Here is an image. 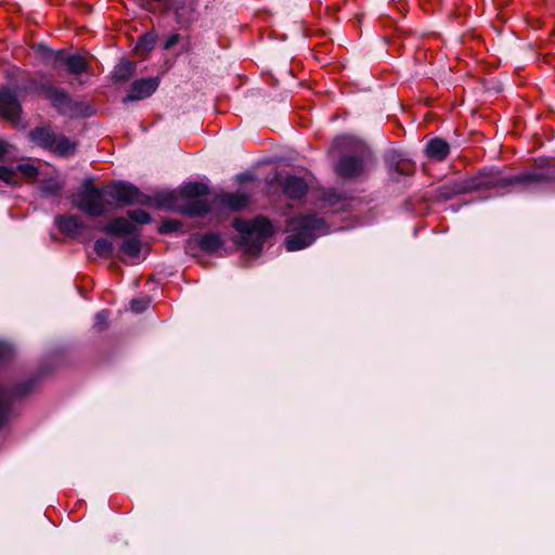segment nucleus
<instances>
[{
  "label": "nucleus",
  "instance_id": "f257e3e1",
  "mask_svg": "<svg viewBox=\"0 0 555 555\" xmlns=\"http://www.w3.org/2000/svg\"><path fill=\"white\" fill-rule=\"evenodd\" d=\"M287 227L292 232L285 240L288 251L302 249L311 245L318 235L326 233L324 219L314 215L298 216Z\"/></svg>",
  "mask_w": 555,
  "mask_h": 555
},
{
  "label": "nucleus",
  "instance_id": "f03ea898",
  "mask_svg": "<svg viewBox=\"0 0 555 555\" xmlns=\"http://www.w3.org/2000/svg\"><path fill=\"white\" fill-rule=\"evenodd\" d=\"M74 204L78 209L92 217H100L114 208L109 191L95 188L90 179L82 182Z\"/></svg>",
  "mask_w": 555,
  "mask_h": 555
},
{
  "label": "nucleus",
  "instance_id": "7ed1b4c3",
  "mask_svg": "<svg viewBox=\"0 0 555 555\" xmlns=\"http://www.w3.org/2000/svg\"><path fill=\"white\" fill-rule=\"evenodd\" d=\"M234 228L241 233V244L253 255L259 254L264 240L273 234L270 221L263 217L253 221L235 220Z\"/></svg>",
  "mask_w": 555,
  "mask_h": 555
},
{
  "label": "nucleus",
  "instance_id": "20e7f679",
  "mask_svg": "<svg viewBox=\"0 0 555 555\" xmlns=\"http://www.w3.org/2000/svg\"><path fill=\"white\" fill-rule=\"evenodd\" d=\"M209 193L205 183L190 182L180 189V196L192 199L183 208L182 212L190 217L203 216L210 210V204L207 198H202Z\"/></svg>",
  "mask_w": 555,
  "mask_h": 555
},
{
  "label": "nucleus",
  "instance_id": "39448f33",
  "mask_svg": "<svg viewBox=\"0 0 555 555\" xmlns=\"http://www.w3.org/2000/svg\"><path fill=\"white\" fill-rule=\"evenodd\" d=\"M46 98L51 102L60 114L70 117L88 116V107L81 103L74 102L69 94L60 88L52 86L43 87Z\"/></svg>",
  "mask_w": 555,
  "mask_h": 555
},
{
  "label": "nucleus",
  "instance_id": "423d86ee",
  "mask_svg": "<svg viewBox=\"0 0 555 555\" xmlns=\"http://www.w3.org/2000/svg\"><path fill=\"white\" fill-rule=\"evenodd\" d=\"M43 55L47 61L53 63L54 67L65 65L72 75H79L86 72L87 61L78 54H67L63 50L53 51L44 48Z\"/></svg>",
  "mask_w": 555,
  "mask_h": 555
},
{
  "label": "nucleus",
  "instance_id": "0eeeda50",
  "mask_svg": "<svg viewBox=\"0 0 555 555\" xmlns=\"http://www.w3.org/2000/svg\"><path fill=\"white\" fill-rule=\"evenodd\" d=\"M108 191L111 201L116 199L124 205H146L151 201L149 196L130 183H116Z\"/></svg>",
  "mask_w": 555,
  "mask_h": 555
},
{
  "label": "nucleus",
  "instance_id": "6e6552de",
  "mask_svg": "<svg viewBox=\"0 0 555 555\" xmlns=\"http://www.w3.org/2000/svg\"><path fill=\"white\" fill-rule=\"evenodd\" d=\"M544 181L555 182V173L524 172L513 177L495 178L489 182L479 183L478 186L485 185L487 188H504L513 183H533Z\"/></svg>",
  "mask_w": 555,
  "mask_h": 555
},
{
  "label": "nucleus",
  "instance_id": "1a4fd4ad",
  "mask_svg": "<svg viewBox=\"0 0 555 555\" xmlns=\"http://www.w3.org/2000/svg\"><path fill=\"white\" fill-rule=\"evenodd\" d=\"M158 86L159 79L156 77L138 79L131 85L129 93L124 98L122 102L128 103L147 99L157 90Z\"/></svg>",
  "mask_w": 555,
  "mask_h": 555
},
{
  "label": "nucleus",
  "instance_id": "9d476101",
  "mask_svg": "<svg viewBox=\"0 0 555 555\" xmlns=\"http://www.w3.org/2000/svg\"><path fill=\"white\" fill-rule=\"evenodd\" d=\"M337 173L343 178H353L364 171V163L358 156H345L336 166Z\"/></svg>",
  "mask_w": 555,
  "mask_h": 555
},
{
  "label": "nucleus",
  "instance_id": "9b49d317",
  "mask_svg": "<svg viewBox=\"0 0 555 555\" xmlns=\"http://www.w3.org/2000/svg\"><path fill=\"white\" fill-rule=\"evenodd\" d=\"M283 193L293 199L301 198L306 195L308 191L307 182L297 176H287L280 183Z\"/></svg>",
  "mask_w": 555,
  "mask_h": 555
},
{
  "label": "nucleus",
  "instance_id": "f8f14e48",
  "mask_svg": "<svg viewBox=\"0 0 555 555\" xmlns=\"http://www.w3.org/2000/svg\"><path fill=\"white\" fill-rule=\"evenodd\" d=\"M0 111L8 119L14 120L18 117L21 107L15 94L9 90H0Z\"/></svg>",
  "mask_w": 555,
  "mask_h": 555
},
{
  "label": "nucleus",
  "instance_id": "ddd939ff",
  "mask_svg": "<svg viewBox=\"0 0 555 555\" xmlns=\"http://www.w3.org/2000/svg\"><path fill=\"white\" fill-rule=\"evenodd\" d=\"M56 134L50 128H36L29 132L30 141L43 150L50 151L55 145Z\"/></svg>",
  "mask_w": 555,
  "mask_h": 555
},
{
  "label": "nucleus",
  "instance_id": "4468645a",
  "mask_svg": "<svg viewBox=\"0 0 555 555\" xmlns=\"http://www.w3.org/2000/svg\"><path fill=\"white\" fill-rule=\"evenodd\" d=\"M135 230V227L125 218H116L102 228L108 235H133Z\"/></svg>",
  "mask_w": 555,
  "mask_h": 555
},
{
  "label": "nucleus",
  "instance_id": "2eb2a0df",
  "mask_svg": "<svg viewBox=\"0 0 555 555\" xmlns=\"http://www.w3.org/2000/svg\"><path fill=\"white\" fill-rule=\"evenodd\" d=\"M56 222L60 230L70 237L79 235L85 228L83 223L75 216L57 218Z\"/></svg>",
  "mask_w": 555,
  "mask_h": 555
},
{
  "label": "nucleus",
  "instance_id": "dca6fc26",
  "mask_svg": "<svg viewBox=\"0 0 555 555\" xmlns=\"http://www.w3.org/2000/svg\"><path fill=\"white\" fill-rule=\"evenodd\" d=\"M450 152V146L447 141L435 138L430 140L426 145V154L428 157L436 160H443Z\"/></svg>",
  "mask_w": 555,
  "mask_h": 555
},
{
  "label": "nucleus",
  "instance_id": "f3484780",
  "mask_svg": "<svg viewBox=\"0 0 555 555\" xmlns=\"http://www.w3.org/2000/svg\"><path fill=\"white\" fill-rule=\"evenodd\" d=\"M216 199L220 204L227 206L228 208H230L231 210H234V211L241 210L248 203L247 197L245 195H243V194H240V193H234V194L225 193V194H221V195L217 196Z\"/></svg>",
  "mask_w": 555,
  "mask_h": 555
},
{
  "label": "nucleus",
  "instance_id": "a211bd4d",
  "mask_svg": "<svg viewBox=\"0 0 555 555\" xmlns=\"http://www.w3.org/2000/svg\"><path fill=\"white\" fill-rule=\"evenodd\" d=\"M76 147V142L64 135H61L56 137L55 145L52 147L51 152L62 157H68L75 154Z\"/></svg>",
  "mask_w": 555,
  "mask_h": 555
},
{
  "label": "nucleus",
  "instance_id": "6ab92c4d",
  "mask_svg": "<svg viewBox=\"0 0 555 555\" xmlns=\"http://www.w3.org/2000/svg\"><path fill=\"white\" fill-rule=\"evenodd\" d=\"M134 63L121 60L114 68L113 79L115 82H121L129 79L134 74Z\"/></svg>",
  "mask_w": 555,
  "mask_h": 555
},
{
  "label": "nucleus",
  "instance_id": "aec40b11",
  "mask_svg": "<svg viewBox=\"0 0 555 555\" xmlns=\"http://www.w3.org/2000/svg\"><path fill=\"white\" fill-rule=\"evenodd\" d=\"M222 244L221 237L216 233H207L198 240L199 247L206 253L217 251Z\"/></svg>",
  "mask_w": 555,
  "mask_h": 555
},
{
  "label": "nucleus",
  "instance_id": "412c9836",
  "mask_svg": "<svg viewBox=\"0 0 555 555\" xmlns=\"http://www.w3.org/2000/svg\"><path fill=\"white\" fill-rule=\"evenodd\" d=\"M157 36L154 33H146L140 37L135 44V53L140 56H145L146 53L152 51L155 47Z\"/></svg>",
  "mask_w": 555,
  "mask_h": 555
},
{
  "label": "nucleus",
  "instance_id": "4be33fe9",
  "mask_svg": "<svg viewBox=\"0 0 555 555\" xmlns=\"http://www.w3.org/2000/svg\"><path fill=\"white\" fill-rule=\"evenodd\" d=\"M12 392L0 388V428L3 426L10 414Z\"/></svg>",
  "mask_w": 555,
  "mask_h": 555
},
{
  "label": "nucleus",
  "instance_id": "5701e85b",
  "mask_svg": "<svg viewBox=\"0 0 555 555\" xmlns=\"http://www.w3.org/2000/svg\"><path fill=\"white\" fill-rule=\"evenodd\" d=\"M94 251L101 258H109L114 251V245L106 238H99L94 243Z\"/></svg>",
  "mask_w": 555,
  "mask_h": 555
},
{
  "label": "nucleus",
  "instance_id": "b1692460",
  "mask_svg": "<svg viewBox=\"0 0 555 555\" xmlns=\"http://www.w3.org/2000/svg\"><path fill=\"white\" fill-rule=\"evenodd\" d=\"M131 237L124 241L121 249L130 257H137L141 251V242L138 237L130 235Z\"/></svg>",
  "mask_w": 555,
  "mask_h": 555
},
{
  "label": "nucleus",
  "instance_id": "393cba45",
  "mask_svg": "<svg viewBox=\"0 0 555 555\" xmlns=\"http://www.w3.org/2000/svg\"><path fill=\"white\" fill-rule=\"evenodd\" d=\"M386 163L391 172H396L397 175L408 173V170L404 168V166L398 159V156L396 155V153H392V152L389 153L386 157Z\"/></svg>",
  "mask_w": 555,
  "mask_h": 555
},
{
  "label": "nucleus",
  "instance_id": "a878e982",
  "mask_svg": "<svg viewBox=\"0 0 555 555\" xmlns=\"http://www.w3.org/2000/svg\"><path fill=\"white\" fill-rule=\"evenodd\" d=\"M127 215L131 220L139 224H146L151 222V216L142 209L128 210Z\"/></svg>",
  "mask_w": 555,
  "mask_h": 555
},
{
  "label": "nucleus",
  "instance_id": "bb28decb",
  "mask_svg": "<svg viewBox=\"0 0 555 555\" xmlns=\"http://www.w3.org/2000/svg\"><path fill=\"white\" fill-rule=\"evenodd\" d=\"M15 172H21L26 178H35L38 175V169L30 163L20 164L14 168Z\"/></svg>",
  "mask_w": 555,
  "mask_h": 555
},
{
  "label": "nucleus",
  "instance_id": "cd10ccee",
  "mask_svg": "<svg viewBox=\"0 0 555 555\" xmlns=\"http://www.w3.org/2000/svg\"><path fill=\"white\" fill-rule=\"evenodd\" d=\"M151 300L149 297H141V298H137V299H132L131 302H130V306H131V310L135 313H141L143 311L146 310V308L149 307Z\"/></svg>",
  "mask_w": 555,
  "mask_h": 555
},
{
  "label": "nucleus",
  "instance_id": "c85d7f7f",
  "mask_svg": "<svg viewBox=\"0 0 555 555\" xmlns=\"http://www.w3.org/2000/svg\"><path fill=\"white\" fill-rule=\"evenodd\" d=\"M14 177H15L14 168L0 166V180L4 181L7 184H13Z\"/></svg>",
  "mask_w": 555,
  "mask_h": 555
},
{
  "label": "nucleus",
  "instance_id": "c756f323",
  "mask_svg": "<svg viewBox=\"0 0 555 555\" xmlns=\"http://www.w3.org/2000/svg\"><path fill=\"white\" fill-rule=\"evenodd\" d=\"M180 228V222L172 219H166L162 222V225L159 228V231L162 233H169L177 231Z\"/></svg>",
  "mask_w": 555,
  "mask_h": 555
},
{
  "label": "nucleus",
  "instance_id": "7c9ffc66",
  "mask_svg": "<svg viewBox=\"0 0 555 555\" xmlns=\"http://www.w3.org/2000/svg\"><path fill=\"white\" fill-rule=\"evenodd\" d=\"M178 199V195L175 192L159 195V204L163 207H171Z\"/></svg>",
  "mask_w": 555,
  "mask_h": 555
},
{
  "label": "nucleus",
  "instance_id": "2f4dec72",
  "mask_svg": "<svg viewBox=\"0 0 555 555\" xmlns=\"http://www.w3.org/2000/svg\"><path fill=\"white\" fill-rule=\"evenodd\" d=\"M343 199V194L336 190H328L324 194V201H326L330 205H335Z\"/></svg>",
  "mask_w": 555,
  "mask_h": 555
},
{
  "label": "nucleus",
  "instance_id": "473e14b6",
  "mask_svg": "<svg viewBox=\"0 0 555 555\" xmlns=\"http://www.w3.org/2000/svg\"><path fill=\"white\" fill-rule=\"evenodd\" d=\"M108 317L109 313L106 310H102L95 315V326L100 331H102L107 325Z\"/></svg>",
  "mask_w": 555,
  "mask_h": 555
},
{
  "label": "nucleus",
  "instance_id": "72a5a7b5",
  "mask_svg": "<svg viewBox=\"0 0 555 555\" xmlns=\"http://www.w3.org/2000/svg\"><path fill=\"white\" fill-rule=\"evenodd\" d=\"M14 353V349L10 344L0 341V360L10 359Z\"/></svg>",
  "mask_w": 555,
  "mask_h": 555
},
{
  "label": "nucleus",
  "instance_id": "f704fd0d",
  "mask_svg": "<svg viewBox=\"0 0 555 555\" xmlns=\"http://www.w3.org/2000/svg\"><path fill=\"white\" fill-rule=\"evenodd\" d=\"M61 189V184L57 182H50L42 185L41 190L46 194H55Z\"/></svg>",
  "mask_w": 555,
  "mask_h": 555
},
{
  "label": "nucleus",
  "instance_id": "c9c22d12",
  "mask_svg": "<svg viewBox=\"0 0 555 555\" xmlns=\"http://www.w3.org/2000/svg\"><path fill=\"white\" fill-rule=\"evenodd\" d=\"M179 40H180V35H178V34L170 35L164 43V49L170 50L173 46H176L179 42Z\"/></svg>",
  "mask_w": 555,
  "mask_h": 555
},
{
  "label": "nucleus",
  "instance_id": "e433bc0d",
  "mask_svg": "<svg viewBox=\"0 0 555 555\" xmlns=\"http://www.w3.org/2000/svg\"><path fill=\"white\" fill-rule=\"evenodd\" d=\"M12 145L0 139V159L11 153Z\"/></svg>",
  "mask_w": 555,
  "mask_h": 555
},
{
  "label": "nucleus",
  "instance_id": "4c0bfd02",
  "mask_svg": "<svg viewBox=\"0 0 555 555\" xmlns=\"http://www.w3.org/2000/svg\"><path fill=\"white\" fill-rule=\"evenodd\" d=\"M545 166H550V160L541 159V160L539 162V167H541V168H542V167H545Z\"/></svg>",
  "mask_w": 555,
  "mask_h": 555
}]
</instances>
